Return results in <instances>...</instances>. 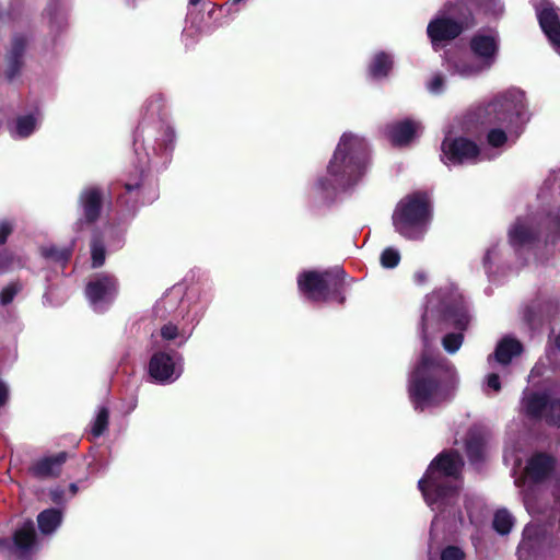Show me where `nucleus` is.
<instances>
[{
  "label": "nucleus",
  "mask_w": 560,
  "mask_h": 560,
  "mask_svg": "<svg viewBox=\"0 0 560 560\" xmlns=\"http://www.w3.org/2000/svg\"><path fill=\"white\" fill-rule=\"evenodd\" d=\"M472 316L470 305L453 282L435 289L425 296V303L420 322V337L422 351H430L435 335L454 327L455 331L445 332L441 343L448 354H455L464 342V332L468 328Z\"/></svg>",
  "instance_id": "4"
},
{
  "label": "nucleus",
  "mask_w": 560,
  "mask_h": 560,
  "mask_svg": "<svg viewBox=\"0 0 560 560\" xmlns=\"http://www.w3.org/2000/svg\"><path fill=\"white\" fill-rule=\"evenodd\" d=\"M500 153L490 154L487 150L482 151L475 141L465 137H445L441 143V161L447 166L477 164L494 159Z\"/></svg>",
  "instance_id": "16"
},
{
  "label": "nucleus",
  "mask_w": 560,
  "mask_h": 560,
  "mask_svg": "<svg viewBox=\"0 0 560 560\" xmlns=\"http://www.w3.org/2000/svg\"><path fill=\"white\" fill-rule=\"evenodd\" d=\"M445 80L443 75H434L427 84V88L431 94L439 95L444 92Z\"/></svg>",
  "instance_id": "42"
},
{
  "label": "nucleus",
  "mask_w": 560,
  "mask_h": 560,
  "mask_svg": "<svg viewBox=\"0 0 560 560\" xmlns=\"http://www.w3.org/2000/svg\"><path fill=\"white\" fill-rule=\"evenodd\" d=\"M369 143L365 138L345 132L328 161L326 172L308 185L306 198L317 208L332 203L340 192L352 189L366 172Z\"/></svg>",
  "instance_id": "3"
},
{
  "label": "nucleus",
  "mask_w": 560,
  "mask_h": 560,
  "mask_svg": "<svg viewBox=\"0 0 560 560\" xmlns=\"http://www.w3.org/2000/svg\"><path fill=\"white\" fill-rule=\"evenodd\" d=\"M18 359V348L15 343L0 350V361L2 364H11Z\"/></svg>",
  "instance_id": "43"
},
{
  "label": "nucleus",
  "mask_w": 560,
  "mask_h": 560,
  "mask_svg": "<svg viewBox=\"0 0 560 560\" xmlns=\"http://www.w3.org/2000/svg\"><path fill=\"white\" fill-rule=\"evenodd\" d=\"M164 102V96L160 93L152 94L145 101L141 120L133 136V150L139 171L128 174L124 179L143 175L145 179L153 180L158 188L156 179L150 171L159 172L171 163L177 136L173 125L162 117Z\"/></svg>",
  "instance_id": "5"
},
{
  "label": "nucleus",
  "mask_w": 560,
  "mask_h": 560,
  "mask_svg": "<svg viewBox=\"0 0 560 560\" xmlns=\"http://www.w3.org/2000/svg\"><path fill=\"white\" fill-rule=\"evenodd\" d=\"M27 38L22 34H15L7 54L5 78L13 81L21 72L23 57L27 47Z\"/></svg>",
  "instance_id": "26"
},
{
  "label": "nucleus",
  "mask_w": 560,
  "mask_h": 560,
  "mask_svg": "<svg viewBox=\"0 0 560 560\" xmlns=\"http://www.w3.org/2000/svg\"><path fill=\"white\" fill-rule=\"evenodd\" d=\"M43 16L48 27V49L58 54L69 28V8L59 0H49Z\"/></svg>",
  "instance_id": "20"
},
{
  "label": "nucleus",
  "mask_w": 560,
  "mask_h": 560,
  "mask_svg": "<svg viewBox=\"0 0 560 560\" xmlns=\"http://www.w3.org/2000/svg\"><path fill=\"white\" fill-rule=\"evenodd\" d=\"M483 390L487 395H490V390L493 393H499L501 390V381L500 376L497 373H490L486 376Z\"/></svg>",
  "instance_id": "41"
},
{
  "label": "nucleus",
  "mask_w": 560,
  "mask_h": 560,
  "mask_svg": "<svg viewBox=\"0 0 560 560\" xmlns=\"http://www.w3.org/2000/svg\"><path fill=\"white\" fill-rule=\"evenodd\" d=\"M10 388L9 385L0 378V409L9 401Z\"/></svg>",
  "instance_id": "47"
},
{
  "label": "nucleus",
  "mask_w": 560,
  "mask_h": 560,
  "mask_svg": "<svg viewBox=\"0 0 560 560\" xmlns=\"http://www.w3.org/2000/svg\"><path fill=\"white\" fill-rule=\"evenodd\" d=\"M109 410L106 406H100L95 417L90 423V433L94 439L101 438L108 429Z\"/></svg>",
  "instance_id": "34"
},
{
  "label": "nucleus",
  "mask_w": 560,
  "mask_h": 560,
  "mask_svg": "<svg viewBox=\"0 0 560 560\" xmlns=\"http://www.w3.org/2000/svg\"><path fill=\"white\" fill-rule=\"evenodd\" d=\"M393 68V56L385 51L376 52L370 65L369 73L374 79H384L388 75Z\"/></svg>",
  "instance_id": "32"
},
{
  "label": "nucleus",
  "mask_w": 560,
  "mask_h": 560,
  "mask_svg": "<svg viewBox=\"0 0 560 560\" xmlns=\"http://www.w3.org/2000/svg\"><path fill=\"white\" fill-rule=\"evenodd\" d=\"M62 511L58 508H50L37 515L38 529L43 535L54 534L62 523Z\"/></svg>",
  "instance_id": "30"
},
{
  "label": "nucleus",
  "mask_w": 560,
  "mask_h": 560,
  "mask_svg": "<svg viewBox=\"0 0 560 560\" xmlns=\"http://www.w3.org/2000/svg\"><path fill=\"white\" fill-rule=\"evenodd\" d=\"M401 256L397 248L386 247L380 256L381 266L385 269H393L400 262Z\"/></svg>",
  "instance_id": "39"
},
{
  "label": "nucleus",
  "mask_w": 560,
  "mask_h": 560,
  "mask_svg": "<svg viewBox=\"0 0 560 560\" xmlns=\"http://www.w3.org/2000/svg\"><path fill=\"white\" fill-rule=\"evenodd\" d=\"M459 384V373L448 359L422 351L408 375L409 401L418 412L432 411L450 404Z\"/></svg>",
  "instance_id": "6"
},
{
  "label": "nucleus",
  "mask_w": 560,
  "mask_h": 560,
  "mask_svg": "<svg viewBox=\"0 0 560 560\" xmlns=\"http://www.w3.org/2000/svg\"><path fill=\"white\" fill-rule=\"evenodd\" d=\"M158 196L154 182L145 179L143 175L122 179L121 190L116 199L117 224L108 226L103 235L94 234L92 237L91 259L93 268H100L104 265L107 250L114 253L124 247L130 221L141 206L153 202Z\"/></svg>",
  "instance_id": "7"
},
{
  "label": "nucleus",
  "mask_w": 560,
  "mask_h": 560,
  "mask_svg": "<svg viewBox=\"0 0 560 560\" xmlns=\"http://www.w3.org/2000/svg\"><path fill=\"white\" fill-rule=\"evenodd\" d=\"M555 346L560 351V332L555 337Z\"/></svg>",
  "instance_id": "52"
},
{
  "label": "nucleus",
  "mask_w": 560,
  "mask_h": 560,
  "mask_svg": "<svg viewBox=\"0 0 560 560\" xmlns=\"http://www.w3.org/2000/svg\"><path fill=\"white\" fill-rule=\"evenodd\" d=\"M547 370V365L542 360H539L530 370L528 382L534 381L536 377L542 376Z\"/></svg>",
  "instance_id": "46"
},
{
  "label": "nucleus",
  "mask_w": 560,
  "mask_h": 560,
  "mask_svg": "<svg viewBox=\"0 0 560 560\" xmlns=\"http://www.w3.org/2000/svg\"><path fill=\"white\" fill-rule=\"evenodd\" d=\"M556 460L545 453L534 454L526 464L528 481L515 480L522 487L523 503L527 513L537 523H529L523 529L517 547L518 560L537 558L546 550L560 547V472L552 479V504L549 505L540 492V483L555 470Z\"/></svg>",
  "instance_id": "1"
},
{
  "label": "nucleus",
  "mask_w": 560,
  "mask_h": 560,
  "mask_svg": "<svg viewBox=\"0 0 560 560\" xmlns=\"http://www.w3.org/2000/svg\"><path fill=\"white\" fill-rule=\"evenodd\" d=\"M506 234L518 265L542 261L539 250L560 241V208L518 215Z\"/></svg>",
  "instance_id": "8"
},
{
  "label": "nucleus",
  "mask_w": 560,
  "mask_h": 560,
  "mask_svg": "<svg viewBox=\"0 0 560 560\" xmlns=\"http://www.w3.org/2000/svg\"><path fill=\"white\" fill-rule=\"evenodd\" d=\"M395 231L406 240L420 241L432 221V205L427 194L416 191L404 197L392 215Z\"/></svg>",
  "instance_id": "12"
},
{
  "label": "nucleus",
  "mask_w": 560,
  "mask_h": 560,
  "mask_svg": "<svg viewBox=\"0 0 560 560\" xmlns=\"http://www.w3.org/2000/svg\"><path fill=\"white\" fill-rule=\"evenodd\" d=\"M421 124L412 119H404L388 124L386 126V135L395 147H405L409 144L416 137Z\"/></svg>",
  "instance_id": "25"
},
{
  "label": "nucleus",
  "mask_w": 560,
  "mask_h": 560,
  "mask_svg": "<svg viewBox=\"0 0 560 560\" xmlns=\"http://www.w3.org/2000/svg\"><path fill=\"white\" fill-rule=\"evenodd\" d=\"M521 136L512 135L509 126L495 125L486 135V140L492 149H501L505 144H514Z\"/></svg>",
  "instance_id": "31"
},
{
  "label": "nucleus",
  "mask_w": 560,
  "mask_h": 560,
  "mask_svg": "<svg viewBox=\"0 0 560 560\" xmlns=\"http://www.w3.org/2000/svg\"><path fill=\"white\" fill-rule=\"evenodd\" d=\"M69 490H70V492H71V495H75V494H77V492H78V485H77V483H74V482L70 483V486H69Z\"/></svg>",
  "instance_id": "51"
},
{
  "label": "nucleus",
  "mask_w": 560,
  "mask_h": 560,
  "mask_svg": "<svg viewBox=\"0 0 560 560\" xmlns=\"http://www.w3.org/2000/svg\"><path fill=\"white\" fill-rule=\"evenodd\" d=\"M465 508L467 510L469 518H471L472 517V511H471V506H470V502H469L468 498H466V500H465Z\"/></svg>",
  "instance_id": "50"
},
{
  "label": "nucleus",
  "mask_w": 560,
  "mask_h": 560,
  "mask_svg": "<svg viewBox=\"0 0 560 560\" xmlns=\"http://www.w3.org/2000/svg\"><path fill=\"white\" fill-rule=\"evenodd\" d=\"M539 26L553 50L560 55V9L548 0H530Z\"/></svg>",
  "instance_id": "21"
},
{
  "label": "nucleus",
  "mask_w": 560,
  "mask_h": 560,
  "mask_svg": "<svg viewBox=\"0 0 560 560\" xmlns=\"http://www.w3.org/2000/svg\"><path fill=\"white\" fill-rule=\"evenodd\" d=\"M118 280L109 273H97L92 277L85 287V296L89 305L95 313L106 312L118 294Z\"/></svg>",
  "instance_id": "19"
},
{
  "label": "nucleus",
  "mask_w": 560,
  "mask_h": 560,
  "mask_svg": "<svg viewBox=\"0 0 560 560\" xmlns=\"http://www.w3.org/2000/svg\"><path fill=\"white\" fill-rule=\"evenodd\" d=\"M66 459L67 454L65 452L40 458L31 466V472L39 479L57 477Z\"/></svg>",
  "instance_id": "28"
},
{
  "label": "nucleus",
  "mask_w": 560,
  "mask_h": 560,
  "mask_svg": "<svg viewBox=\"0 0 560 560\" xmlns=\"http://www.w3.org/2000/svg\"><path fill=\"white\" fill-rule=\"evenodd\" d=\"M36 542L35 525L32 520L25 521L12 536L0 537V552L4 556L25 557Z\"/></svg>",
  "instance_id": "23"
},
{
  "label": "nucleus",
  "mask_w": 560,
  "mask_h": 560,
  "mask_svg": "<svg viewBox=\"0 0 560 560\" xmlns=\"http://www.w3.org/2000/svg\"><path fill=\"white\" fill-rule=\"evenodd\" d=\"M466 454L471 465L479 467L483 459V444L478 439H470L466 443Z\"/></svg>",
  "instance_id": "38"
},
{
  "label": "nucleus",
  "mask_w": 560,
  "mask_h": 560,
  "mask_svg": "<svg viewBox=\"0 0 560 560\" xmlns=\"http://www.w3.org/2000/svg\"><path fill=\"white\" fill-rule=\"evenodd\" d=\"M213 285L211 283L202 282L192 287L187 295V311L182 316V320L199 325L213 300Z\"/></svg>",
  "instance_id": "24"
},
{
  "label": "nucleus",
  "mask_w": 560,
  "mask_h": 560,
  "mask_svg": "<svg viewBox=\"0 0 560 560\" xmlns=\"http://www.w3.org/2000/svg\"><path fill=\"white\" fill-rule=\"evenodd\" d=\"M38 124V113H28L20 115L14 122L9 126L10 136L15 140L26 139L32 136Z\"/></svg>",
  "instance_id": "29"
},
{
  "label": "nucleus",
  "mask_w": 560,
  "mask_h": 560,
  "mask_svg": "<svg viewBox=\"0 0 560 560\" xmlns=\"http://www.w3.org/2000/svg\"><path fill=\"white\" fill-rule=\"evenodd\" d=\"M524 266L518 265L509 242H493L486 249L482 258L483 270L491 282H499L510 273L517 272Z\"/></svg>",
  "instance_id": "17"
},
{
  "label": "nucleus",
  "mask_w": 560,
  "mask_h": 560,
  "mask_svg": "<svg viewBox=\"0 0 560 560\" xmlns=\"http://www.w3.org/2000/svg\"><path fill=\"white\" fill-rule=\"evenodd\" d=\"M105 189L97 185L83 187L78 196V220L73 229L81 232L92 226L102 214L105 202Z\"/></svg>",
  "instance_id": "18"
},
{
  "label": "nucleus",
  "mask_w": 560,
  "mask_h": 560,
  "mask_svg": "<svg viewBox=\"0 0 560 560\" xmlns=\"http://www.w3.org/2000/svg\"><path fill=\"white\" fill-rule=\"evenodd\" d=\"M42 255L47 260L59 264L63 267L72 255V245L69 246H56L50 245L42 248Z\"/></svg>",
  "instance_id": "33"
},
{
  "label": "nucleus",
  "mask_w": 560,
  "mask_h": 560,
  "mask_svg": "<svg viewBox=\"0 0 560 560\" xmlns=\"http://www.w3.org/2000/svg\"><path fill=\"white\" fill-rule=\"evenodd\" d=\"M24 261L21 256L9 249H0V275L22 268Z\"/></svg>",
  "instance_id": "36"
},
{
  "label": "nucleus",
  "mask_w": 560,
  "mask_h": 560,
  "mask_svg": "<svg viewBox=\"0 0 560 560\" xmlns=\"http://www.w3.org/2000/svg\"><path fill=\"white\" fill-rule=\"evenodd\" d=\"M50 500L57 505L66 503V490L61 487H55L49 490Z\"/></svg>",
  "instance_id": "45"
},
{
  "label": "nucleus",
  "mask_w": 560,
  "mask_h": 560,
  "mask_svg": "<svg viewBox=\"0 0 560 560\" xmlns=\"http://www.w3.org/2000/svg\"><path fill=\"white\" fill-rule=\"evenodd\" d=\"M413 280L417 284L422 285L428 281V275L423 270H418L413 275Z\"/></svg>",
  "instance_id": "48"
},
{
  "label": "nucleus",
  "mask_w": 560,
  "mask_h": 560,
  "mask_svg": "<svg viewBox=\"0 0 560 560\" xmlns=\"http://www.w3.org/2000/svg\"><path fill=\"white\" fill-rule=\"evenodd\" d=\"M197 326L189 324L187 320H183V324L168 320L158 330L151 332L149 345L171 347V343H173L176 348H182L190 339Z\"/></svg>",
  "instance_id": "22"
},
{
  "label": "nucleus",
  "mask_w": 560,
  "mask_h": 560,
  "mask_svg": "<svg viewBox=\"0 0 560 560\" xmlns=\"http://www.w3.org/2000/svg\"><path fill=\"white\" fill-rule=\"evenodd\" d=\"M162 308H166V300L163 299L161 301H159L154 307L155 310V313L159 314V312L162 310Z\"/></svg>",
  "instance_id": "49"
},
{
  "label": "nucleus",
  "mask_w": 560,
  "mask_h": 560,
  "mask_svg": "<svg viewBox=\"0 0 560 560\" xmlns=\"http://www.w3.org/2000/svg\"><path fill=\"white\" fill-rule=\"evenodd\" d=\"M150 353L145 373L152 384L166 386L174 384L184 373V357L173 347L148 345Z\"/></svg>",
  "instance_id": "14"
},
{
  "label": "nucleus",
  "mask_w": 560,
  "mask_h": 560,
  "mask_svg": "<svg viewBox=\"0 0 560 560\" xmlns=\"http://www.w3.org/2000/svg\"><path fill=\"white\" fill-rule=\"evenodd\" d=\"M520 412L534 421L560 428V396L549 389L533 390L526 387L520 400Z\"/></svg>",
  "instance_id": "15"
},
{
  "label": "nucleus",
  "mask_w": 560,
  "mask_h": 560,
  "mask_svg": "<svg viewBox=\"0 0 560 560\" xmlns=\"http://www.w3.org/2000/svg\"><path fill=\"white\" fill-rule=\"evenodd\" d=\"M467 119L477 125L509 126L512 135L521 136L530 120L525 92L510 88L469 109Z\"/></svg>",
  "instance_id": "11"
},
{
  "label": "nucleus",
  "mask_w": 560,
  "mask_h": 560,
  "mask_svg": "<svg viewBox=\"0 0 560 560\" xmlns=\"http://www.w3.org/2000/svg\"><path fill=\"white\" fill-rule=\"evenodd\" d=\"M296 283L301 296L308 302L335 301L343 304L346 301L345 272L339 267L325 270H303L298 275Z\"/></svg>",
  "instance_id": "13"
},
{
  "label": "nucleus",
  "mask_w": 560,
  "mask_h": 560,
  "mask_svg": "<svg viewBox=\"0 0 560 560\" xmlns=\"http://www.w3.org/2000/svg\"><path fill=\"white\" fill-rule=\"evenodd\" d=\"M244 1L245 0H229L226 3H224L223 5H221L219 8L213 7L209 11L210 16H213L214 14L218 13V14L226 18L224 21H215V26L220 27V26L229 24L231 21H233L240 11L237 8H235V5L240 4Z\"/></svg>",
  "instance_id": "35"
},
{
  "label": "nucleus",
  "mask_w": 560,
  "mask_h": 560,
  "mask_svg": "<svg viewBox=\"0 0 560 560\" xmlns=\"http://www.w3.org/2000/svg\"><path fill=\"white\" fill-rule=\"evenodd\" d=\"M514 524L513 515L506 509H499L493 516V529L500 535H508Z\"/></svg>",
  "instance_id": "37"
},
{
  "label": "nucleus",
  "mask_w": 560,
  "mask_h": 560,
  "mask_svg": "<svg viewBox=\"0 0 560 560\" xmlns=\"http://www.w3.org/2000/svg\"><path fill=\"white\" fill-rule=\"evenodd\" d=\"M500 1L503 3V1H502V0H500Z\"/></svg>",
  "instance_id": "54"
},
{
  "label": "nucleus",
  "mask_w": 560,
  "mask_h": 560,
  "mask_svg": "<svg viewBox=\"0 0 560 560\" xmlns=\"http://www.w3.org/2000/svg\"><path fill=\"white\" fill-rule=\"evenodd\" d=\"M522 352V342L512 336H505L499 340L494 352L488 357V363L491 364L492 361H495L501 365H508L513 358L520 355Z\"/></svg>",
  "instance_id": "27"
},
{
  "label": "nucleus",
  "mask_w": 560,
  "mask_h": 560,
  "mask_svg": "<svg viewBox=\"0 0 560 560\" xmlns=\"http://www.w3.org/2000/svg\"><path fill=\"white\" fill-rule=\"evenodd\" d=\"M22 290V285L19 282H11L0 291V304L5 306L9 305L16 294Z\"/></svg>",
  "instance_id": "40"
},
{
  "label": "nucleus",
  "mask_w": 560,
  "mask_h": 560,
  "mask_svg": "<svg viewBox=\"0 0 560 560\" xmlns=\"http://www.w3.org/2000/svg\"><path fill=\"white\" fill-rule=\"evenodd\" d=\"M13 232V223L10 220H0V246L5 244Z\"/></svg>",
  "instance_id": "44"
},
{
  "label": "nucleus",
  "mask_w": 560,
  "mask_h": 560,
  "mask_svg": "<svg viewBox=\"0 0 560 560\" xmlns=\"http://www.w3.org/2000/svg\"><path fill=\"white\" fill-rule=\"evenodd\" d=\"M201 0H189L190 5H197L200 3Z\"/></svg>",
  "instance_id": "53"
},
{
  "label": "nucleus",
  "mask_w": 560,
  "mask_h": 560,
  "mask_svg": "<svg viewBox=\"0 0 560 560\" xmlns=\"http://www.w3.org/2000/svg\"><path fill=\"white\" fill-rule=\"evenodd\" d=\"M471 8L495 18L504 12V3L500 0H447L427 25V36L435 52L450 45L470 26Z\"/></svg>",
  "instance_id": "9"
},
{
  "label": "nucleus",
  "mask_w": 560,
  "mask_h": 560,
  "mask_svg": "<svg viewBox=\"0 0 560 560\" xmlns=\"http://www.w3.org/2000/svg\"><path fill=\"white\" fill-rule=\"evenodd\" d=\"M464 466L462 455L456 451L440 453L418 481L427 505L435 513L431 523L428 545V560H465V551L454 545L443 548L435 546L440 527H455L464 523L458 508L459 476Z\"/></svg>",
  "instance_id": "2"
},
{
  "label": "nucleus",
  "mask_w": 560,
  "mask_h": 560,
  "mask_svg": "<svg viewBox=\"0 0 560 560\" xmlns=\"http://www.w3.org/2000/svg\"><path fill=\"white\" fill-rule=\"evenodd\" d=\"M559 173H560V170H559Z\"/></svg>",
  "instance_id": "55"
},
{
  "label": "nucleus",
  "mask_w": 560,
  "mask_h": 560,
  "mask_svg": "<svg viewBox=\"0 0 560 560\" xmlns=\"http://www.w3.org/2000/svg\"><path fill=\"white\" fill-rule=\"evenodd\" d=\"M501 36L495 27H481L474 32L467 42V54L446 59V70L451 75L464 80H475L489 73L499 62Z\"/></svg>",
  "instance_id": "10"
}]
</instances>
